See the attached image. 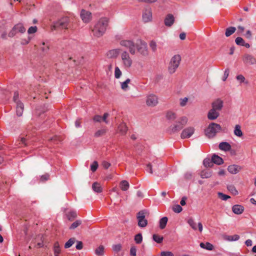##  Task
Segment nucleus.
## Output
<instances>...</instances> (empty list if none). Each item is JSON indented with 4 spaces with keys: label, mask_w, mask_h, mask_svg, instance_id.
<instances>
[{
    "label": "nucleus",
    "mask_w": 256,
    "mask_h": 256,
    "mask_svg": "<svg viewBox=\"0 0 256 256\" xmlns=\"http://www.w3.org/2000/svg\"><path fill=\"white\" fill-rule=\"evenodd\" d=\"M24 108V104L21 102H18L16 104V112L18 116H22Z\"/></svg>",
    "instance_id": "412c9836"
},
{
    "label": "nucleus",
    "mask_w": 256,
    "mask_h": 256,
    "mask_svg": "<svg viewBox=\"0 0 256 256\" xmlns=\"http://www.w3.org/2000/svg\"><path fill=\"white\" fill-rule=\"evenodd\" d=\"M72 18L69 16H64L54 22L52 26V30L56 29L59 30H68L72 28L73 26Z\"/></svg>",
    "instance_id": "f03ea898"
},
{
    "label": "nucleus",
    "mask_w": 256,
    "mask_h": 256,
    "mask_svg": "<svg viewBox=\"0 0 256 256\" xmlns=\"http://www.w3.org/2000/svg\"><path fill=\"white\" fill-rule=\"evenodd\" d=\"M60 252V249L58 242H56L54 244V256H58Z\"/></svg>",
    "instance_id": "a19ab883"
},
{
    "label": "nucleus",
    "mask_w": 256,
    "mask_h": 256,
    "mask_svg": "<svg viewBox=\"0 0 256 256\" xmlns=\"http://www.w3.org/2000/svg\"><path fill=\"white\" fill-rule=\"evenodd\" d=\"M181 60L180 55L176 54L173 56L169 62L168 72L170 74L174 73L178 68Z\"/></svg>",
    "instance_id": "20e7f679"
},
{
    "label": "nucleus",
    "mask_w": 256,
    "mask_h": 256,
    "mask_svg": "<svg viewBox=\"0 0 256 256\" xmlns=\"http://www.w3.org/2000/svg\"><path fill=\"white\" fill-rule=\"evenodd\" d=\"M152 20V12L150 8H146L142 14V20L144 22H148Z\"/></svg>",
    "instance_id": "2eb2a0df"
},
{
    "label": "nucleus",
    "mask_w": 256,
    "mask_h": 256,
    "mask_svg": "<svg viewBox=\"0 0 256 256\" xmlns=\"http://www.w3.org/2000/svg\"><path fill=\"white\" fill-rule=\"evenodd\" d=\"M120 44L121 46L128 48L132 54H135L136 50L135 44L133 41L131 40H122L120 41Z\"/></svg>",
    "instance_id": "0eeeda50"
},
{
    "label": "nucleus",
    "mask_w": 256,
    "mask_h": 256,
    "mask_svg": "<svg viewBox=\"0 0 256 256\" xmlns=\"http://www.w3.org/2000/svg\"><path fill=\"white\" fill-rule=\"evenodd\" d=\"M146 212L141 210L137 214V219L138 220V226L141 228L146 227L148 224V220L145 218Z\"/></svg>",
    "instance_id": "9d476101"
},
{
    "label": "nucleus",
    "mask_w": 256,
    "mask_h": 256,
    "mask_svg": "<svg viewBox=\"0 0 256 256\" xmlns=\"http://www.w3.org/2000/svg\"><path fill=\"white\" fill-rule=\"evenodd\" d=\"M236 79L239 82L240 84H242V82L248 84V82L246 80L245 78L242 74L238 75L236 76Z\"/></svg>",
    "instance_id": "37998d69"
},
{
    "label": "nucleus",
    "mask_w": 256,
    "mask_h": 256,
    "mask_svg": "<svg viewBox=\"0 0 256 256\" xmlns=\"http://www.w3.org/2000/svg\"><path fill=\"white\" fill-rule=\"evenodd\" d=\"M130 254L132 256H136V248L135 246H132L131 247L130 250Z\"/></svg>",
    "instance_id": "680f3d73"
},
{
    "label": "nucleus",
    "mask_w": 256,
    "mask_h": 256,
    "mask_svg": "<svg viewBox=\"0 0 256 256\" xmlns=\"http://www.w3.org/2000/svg\"><path fill=\"white\" fill-rule=\"evenodd\" d=\"M194 128L193 127L189 126L184 128L182 132L180 137L182 138H190L194 133Z\"/></svg>",
    "instance_id": "f8f14e48"
},
{
    "label": "nucleus",
    "mask_w": 256,
    "mask_h": 256,
    "mask_svg": "<svg viewBox=\"0 0 256 256\" xmlns=\"http://www.w3.org/2000/svg\"><path fill=\"white\" fill-rule=\"evenodd\" d=\"M172 210L175 212L179 213L182 211V208L180 206L176 204L173 207Z\"/></svg>",
    "instance_id": "864d4df0"
},
{
    "label": "nucleus",
    "mask_w": 256,
    "mask_h": 256,
    "mask_svg": "<svg viewBox=\"0 0 256 256\" xmlns=\"http://www.w3.org/2000/svg\"><path fill=\"white\" fill-rule=\"evenodd\" d=\"M76 242L74 238H70L64 244V248H70Z\"/></svg>",
    "instance_id": "ea45409f"
},
{
    "label": "nucleus",
    "mask_w": 256,
    "mask_h": 256,
    "mask_svg": "<svg viewBox=\"0 0 256 256\" xmlns=\"http://www.w3.org/2000/svg\"><path fill=\"white\" fill-rule=\"evenodd\" d=\"M108 130L106 128H102L98 130L94 134L95 137L98 138L104 136L107 132Z\"/></svg>",
    "instance_id": "c85d7f7f"
},
{
    "label": "nucleus",
    "mask_w": 256,
    "mask_h": 256,
    "mask_svg": "<svg viewBox=\"0 0 256 256\" xmlns=\"http://www.w3.org/2000/svg\"><path fill=\"white\" fill-rule=\"evenodd\" d=\"M221 130V126L219 124L212 122L209 124L205 130L206 136L209 138L214 137L216 134Z\"/></svg>",
    "instance_id": "39448f33"
},
{
    "label": "nucleus",
    "mask_w": 256,
    "mask_h": 256,
    "mask_svg": "<svg viewBox=\"0 0 256 256\" xmlns=\"http://www.w3.org/2000/svg\"><path fill=\"white\" fill-rule=\"evenodd\" d=\"M26 28L22 23H18L14 26L12 30L8 34V36L14 37L17 33H24L26 32Z\"/></svg>",
    "instance_id": "6e6552de"
},
{
    "label": "nucleus",
    "mask_w": 256,
    "mask_h": 256,
    "mask_svg": "<svg viewBox=\"0 0 256 256\" xmlns=\"http://www.w3.org/2000/svg\"><path fill=\"white\" fill-rule=\"evenodd\" d=\"M241 169L240 166L236 164L229 166L228 168V171L232 174H236Z\"/></svg>",
    "instance_id": "aec40b11"
},
{
    "label": "nucleus",
    "mask_w": 256,
    "mask_h": 256,
    "mask_svg": "<svg viewBox=\"0 0 256 256\" xmlns=\"http://www.w3.org/2000/svg\"><path fill=\"white\" fill-rule=\"evenodd\" d=\"M232 210L235 214H240L244 212V208L241 205L236 204L232 206Z\"/></svg>",
    "instance_id": "5701e85b"
},
{
    "label": "nucleus",
    "mask_w": 256,
    "mask_h": 256,
    "mask_svg": "<svg viewBox=\"0 0 256 256\" xmlns=\"http://www.w3.org/2000/svg\"><path fill=\"white\" fill-rule=\"evenodd\" d=\"M242 60L244 62L248 64H256V59L252 55L250 54H245L242 57Z\"/></svg>",
    "instance_id": "4468645a"
},
{
    "label": "nucleus",
    "mask_w": 256,
    "mask_h": 256,
    "mask_svg": "<svg viewBox=\"0 0 256 256\" xmlns=\"http://www.w3.org/2000/svg\"><path fill=\"white\" fill-rule=\"evenodd\" d=\"M203 164L206 167H212L214 164L212 160L210 158H205L203 161Z\"/></svg>",
    "instance_id": "79ce46f5"
},
{
    "label": "nucleus",
    "mask_w": 256,
    "mask_h": 256,
    "mask_svg": "<svg viewBox=\"0 0 256 256\" xmlns=\"http://www.w3.org/2000/svg\"><path fill=\"white\" fill-rule=\"evenodd\" d=\"M188 118L186 116H182L178 118L173 124L168 128L170 133H175L180 131L186 124Z\"/></svg>",
    "instance_id": "7ed1b4c3"
},
{
    "label": "nucleus",
    "mask_w": 256,
    "mask_h": 256,
    "mask_svg": "<svg viewBox=\"0 0 256 256\" xmlns=\"http://www.w3.org/2000/svg\"><path fill=\"white\" fill-rule=\"evenodd\" d=\"M220 116V112L216 110L211 108L208 113V120H212L216 119Z\"/></svg>",
    "instance_id": "f3484780"
},
{
    "label": "nucleus",
    "mask_w": 256,
    "mask_h": 256,
    "mask_svg": "<svg viewBox=\"0 0 256 256\" xmlns=\"http://www.w3.org/2000/svg\"><path fill=\"white\" fill-rule=\"evenodd\" d=\"M200 246L202 248L207 250H212L214 249L213 245L208 242L206 243L201 242Z\"/></svg>",
    "instance_id": "cd10ccee"
},
{
    "label": "nucleus",
    "mask_w": 256,
    "mask_h": 256,
    "mask_svg": "<svg viewBox=\"0 0 256 256\" xmlns=\"http://www.w3.org/2000/svg\"><path fill=\"white\" fill-rule=\"evenodd\" d=\"M92 190L96 192H101L102 188L100 183L94 182L92 185Z\"/></svg>",
    "instance_id": "c756f323"
},
{
    "label": "nucleus",
    "mask_w": 256,
    "mask_h": 256,
    "mask_svg": "<svg viewBox=\"0 0 256 256\" xmlns=\"http://www.w3.org/2000/svg\"><path fill=\"white\" fill-rule=\"evenodd\" d=\"M146 103L150 106H154L158 104V98L156 95H149L147 97Z\"/></svg>",
    "instance_id": "ddd939ff"
},
{
    "label": "nucleus",
    "mask_w": 256,
    "mask_h": 256,
    "mask_svg": "<svg viewBox=\"0 0 256 256\" xmlns=\"http://www.w3.org/2000/svg\"><path fill=\"white\" fill-rule=\"evenodd\" d=\"M164 22L166 26H171L174 22V18L172 14H168L166 16Z\"/></svg>",
    "instance_id": "6ab92c4d"
},
{
    "label": "nucleus",
    "mask_w": 256,
    "mask_h": 256,
    "mask_svg": "<svg viewBox=\"0 0 256 256\" xmlns=\"http://www.w3.org/2000/svg\"><path fill=\"white\" fill-rule=\"evenodd\" d=\"M134 240L136 244H140L142 240V234H136L134 236Z\"/></svg>",
    "instance_id": "a18cd8bd"
},
{
    "label": "nucleus",
    "mask_w": 256,
    "mask_h": 256,
    "mask_svg": "<svg viewBox=\"0 0 256 256\" xmlns=\"http://www.w3.org/2000/svg\"><path fill=\"white\" fill-rule=\"evenodd\" d=\"M130 82V78H128L124 82H122L121 88L124 91L127 90L128 88V84Z\"/></svg>",
    "instance_id": "e433bc0d"
},
{
    "label": "nucleus",
    "mask_w": 256,
    "mask_h": 256,
    "mask_svg": "<svg viewBox=\"0 0 256 256\" xmlns=\"http://www.w3.org/2000/svg\"><path fill=\"white\" fill-rule=\"evenodd\" d=\"M212 161L213 164L214 163L218 165H220L223 164V160L220 156L217 155H214L212 156Z\"/></svg>",
    "instance_id": "bb28decb"
},
{
    "label": "nucleus",
    "mask_w": 256,
    "mask_h": 256,
    "mask_svg": "<svg viewBox=\"0 0 256 256\" xmlns=\"http://www.w3.org/2000/svg\"><path fill=\"white\" fill-rule=\"evenodd\" d=\"M93 120L96 122H101L102 120V116L100 115H96L93 118Z\"/></svg>",
    "instance_id": "e2e57ef3"
},
{
    "label": "nucleus",
    "mask_w": 256,
    "mask_h": 256,
    "mask_svg": "<svg viewBox=\"0 0 256 256\" xmlns=\"http://www.w3.org/2000/svg\"><path fill=\"white\" fill-rule=\"evenodd\" d=\"M187 222L194 230H197V224L192 218H189Z\"/></svg>",
    "instance_id": "58836bf2"
},
{
    "label": "nucleus",
    "mask_w": 256,
    "mask_h": 256,
    "mask_svg": "<svg viewBox=\"0 0 256 256\" xmlns=\"http://www.w3.org/2000/svg\"><path fill=\"white\" fill-rule=\"evenodd\" d=\"M235 42L236 44L242 46L244 44V39L240 37L236 38L235 40Z\"/></svg>",
    "instance_id": "8fccbe9b"
},
{
    "label": "nucleus",
    "mask_w": 256,
    "mask_h": 256,
    "mask_svg": "<svg viewBox=\"0 0 256 256\" xmlns=\"http://www.w3.org/2000/svg\"><path fill=\"white\" fill-rule=\"evenodd\" d=\"M112 250L116 252H118L122 250V245L120 244H116L112 246Z\"/></svg>",
    "instance_id": "603ef678"
},
{
    "label": "nucleus",
    "mask_w": 256,
    "mask_h": 256,
    "mask_svg": "<svg viewBox=\"0 0 256 256\" xmlns=\"http://www.w3.org/2000/svg\"><path fill=\"white\" fill-rule=\"evenodd\" d=\"M104 246H100L95 250V254L98 256H103L104 254Z\"/></svg>",
    "instance_id": "72a5a7b5"
},
{
    "label": "nucleus",
    "mask_w": 256,
    "mask_h": 256,
    "mask_svg": "<svg viewBox=\"0 0 256 256\" xmlns=\"http://www.w3.org/2000/svg\"><path fill=\"white\" fill-rule=\"evenodd\" d=\"M109 116V114L107 112H106L104 114L103 116H102V120L104 121L106 124H108V121L107 120V118Z\"/></svg>",
    "instance_id": "774afa93"
},
{
    "label": "nucleus",
    "mask_w": 256,
    "mask_h": 256,
    "mask_svg": "<svg viewBox=\"0 0 256 256\" xmlns=\"http://www.w3.org/2000/svg\"><path fill=\"white\" fill-rule=\"evenodd\" d=\"M121 52L120 48L112 49L108 51L106 53V56L108 58H116Z\"/></svg>",
    "instance_id": "a211bd4d"
},
{
    "label": "nucleus",
    "mask_w": 256,
    "mask_h": 256,
    "mask_svg": "<svg viewBox=\"0 0 256 256\" xmlns=\"http://www.w3.org/2000/svg\"><path fill=\"white\" fill-rule=\"evenodd\" d=\"M118 130L119 133H120L122 135H124L126 134L127 130H128V128L124 123H122L120 124L118 126Z\"/></svg>",
    "instance_id": "b1692460"
},
{
    "label": "nucleus",
    "mask_w": 256,
    "mask_h": 256,
    "mask_svg": "<svg viewBox=\"0 0 256 256\" xmlns=\"http://www.w3.org/2000/svg\"><path fill=\"white\" fill-rule=\"evenodd\" d=\"M160 256H174V254L171 252L163 251L161 252Z\"/></svg>",
    "instance_id": "13d9d810"
},
{
    "label": "nucleus",
    "mask_w": 256,
    "mask_h": 256,
    "mask_svg": "<svg viewBox=\"0 0 256 256\" xmlns=\"http://www.w3.org/2000/svg\"><path fill=\"white\" fill-rule=\"evenodd\" d=\"M219 148L224 151H228L231 149V146L227 142H222L219 144Z\"/></svg>",
    "instance_id": "393cba45"
},
{
    "label": "nucleus",
    "mask_w": 256,
    "mask_h": 256,
    "mask_svg": "<svg viewBox=\"0 0 256 256\" xmlns=\"http://www.w3.org/2000/svg\"><path fill=\"white\" fill-rule=\"evenodd\" d=\"M138 52L142 56H146L148 55V50L147 44L142 40H137L135 44Z\"/></svg>",
    "instance_id": "423d86ee"
},
{
    "label": "nucleus",
    "mask_w": 256,
    "mask_h": 256,
    "mask_svg": "<svg viewBox=\"0 0 256 256\" xmlns=\"http://www.w3.org/2000/svg\"><path fill=\"white\" fill-rule=\"evenodd\" d=\"M122 75V72L118 67L116 66L114 70V76L116 78H119Z\"/></svg>",
    "instance_id": "09e8293b"
},
{
    "label": "nucleus",
    "mask_w": 256,
    "mask_h": 256,
    "mask_svg": "<svg viewBox=\"0 0 256 256\" xmlns=\"http://www.w3.org/2000/svg\"><path fill=\"white\" fill-rule=\"evenodd\" d=\"M224 238L228 241H236L238 240L240 238V236L238 234H234V236H226L224 237Z\"/></svg>",
    "instance_id": "2f4dec72"
},
{
    "label": "nucleus",
    "mask_w": 256,
    "mask_h": 256,
    "mask_svg": "<svg viewBox=\"0 0 256 256\" xmlns=\"http://www.w3.org/2000/svg\"><path fill=\"white\" fill-rule=\"evenodd\" d=\"M77 216L76 213L74 211H71L66 214V216L69 220H73Z\"/></svg>",
    "instance_id": "4c0bfd02"
},
{
    "label": "nucleus",
    "mask_w": 256,
    "mask_h": 256,
    "mask_svg": "<svg viewBox=\"0 0 256 256\" xmlns=\"http://www.w3.org/2000/svg\"><path fill=\"white\" fill-rule=\"evenodd\" d=\"M50 140H51L52 142H54L56 144H57L58 142H60L61 140V139L60 138L59 136H56L50 139Z\"/></svg>",
    "instance_id": "69168bd1"
},
{
    "label": "nucleus",
    "mask_w": 256,
    "mask_h": 256,
    "mask_svg": "<svg viewBox=\"0 0 256 256\" xmlns=\"http://www.w3.org/2000/svg\"><path fill=\"white\" fill-rule=\"evenodd\" d=\"M234 133L235 136L241 137L243 135V132L241 130V126L239 124H236L235 126Z\"/></svg>",
    "instance_id": "a878e982"
},
{
    "label": "nucleus",
    "mask_w": 256,
    "mask_h": 256,
    "mask_svg": "<svg viewBox=\"0 0 256 256\" xmlns=\"http://www.w3.org/2000/svg\"><path fill=\"white\" fill-rule=\"evenodd\" d=\"M212 109L219 112L223 107V101L220 98L215 100L212 104Z\"/></svg>",
    "instance_id": "dca6fc26"
},
{
    "label": "nucleus",
    "mask_w": 256,
    "mask_h": 256,
    "mask_svg": "<svg viewBox=\"0 0 256 256\" xmlns=\"http://www.w3.org/2000/svg\"><path fill=\"white\" fill-rule=\"evenodd\" d=\"M40 49L43 52H46L49 50V46L48 45L46 46L45 43L43 42L40 46Z\"/></svg>",
    "instance_id": "6e6d98bb"
},
{
    "label": "nucleus",
    "mask_w": 256,
    "mask_h": 256,
    "mask_svg": "<svg viewBox=\"0 0 256 256\" xmlns=\"http://www.w3.org/2000/svg\"><path fill=\"white\" fill-rule=\"evenodd\" d=\"M13 100L14 102L16 104H18V102H20L19 100H18V92H15L14 93V96H13Z\"/></svg>",
    "instance_id": "052dcab7"
},
{
    "label": "nucleus",
    "mask_w": 256,
    "mask_h": 256,
    "mask_svg": "<svg viewBox=\"0 0 256 256\" xmlns=\"http://www.w3.org/2000/svg\"><path fill=\"white\" fill-rule=\"evenodd\" d=\"M230 70L228 68H226L224 72V76L222 78V80L224 82L227 79L228 77L229 76Z\"/></svg>",
    "instance_id": "4d7b16f0"
},
{
    "label": "nucleus",
    "mask_w": 256,
    "mask_h": 256,
    "mask_svg": "<svg viewBox=\"0 0 256 256\" xmlns=\"http://www.w3.org/2000/svg\"><path fill=\"white\" fill-rule=\"evenodd\" d=\"M153 240L157 243L160 244L162 242L163 240V237L154 234L152 236Z\"/></svg>",
    "instance_id": "c03bdc74"
},
{
    "label": "nucleus",
    "mask_w": 256,
    "mask_h": 256,
    "mask_svg": "<svg viewBox=\"0 0 256 256\" xmlns=\"http://www.w3.org/2000/svg\"><path fill=\"white\" fill-rule=\"evenodd\" d=\"M108 24V19L106 18H100L94 24L92 31L94 36L100 38L105 32Z\"/></svg>",
    "instance_id": "f257e3e1"
},
{
    "label": "nucleus",
    "mask_w": 256,
    "mask_h": 256,
    "mask_svg": "<svg viewBox=\"0 0 256 256\" xmlns=\"http://www.w3.org/2000/svg\"><path fill=\"white\" fill-rule=\"evenodd\" d=\"M188 101V98H184L180 100V105L182 106H184L186 105L187 102Z\"/></svg>",
    "instance_id": "0e129e2a"
},
{
    "label": "nucleus",
    "mask_w": 256,
    "mask_h": 256,
    "mask_svg": "<svg viewBox=\"0 0 256 256\" xmlns=\"http://www.w3.org/2000/svg\"><path fill=\"white\" fill-rule=\"evenodd\" d=\"M228 189L232 191L233 194H238V190L236 189V188L232 186H230L228 187Z\"/></svg>",
    "instance_id": "338daca9"
},
{
    "label": "nucleus",
    "mask_w": 256,
    "mask_h": 256,
    "mask_svg": "<svg viewBox=\"0 0 256 256\" xmlns=\"http://www.w3.org/2000/svg\"><path fill=\"white\" fill-rule=\"evenodd\" d=\"M236 30V28L233 26H230L227 28L225 33L226 36L227 37L230 36L235 32Z\"/></svg>",
    "instance_id": "f704fd0d"
},
{
    "label": "nucleus",
    "mask_w": 256,
    "mask_h": 256,
    "mask_svg": "<svg viewBox=\"0 0 256 256\" xmlns=\"http://www.w3.org/2000/svg\"><path fill=\"white\" fill-rule=\"evenodd\" d=\"M121 58L122 64L126 68H130L132 64V60L130 57L128 52L126 51L123 52L121 54Z\"/></svg>",
    "instance_id": "1a4fd4ad"
},
{
    "label": "nucleus",
    "mask_w": 256,
    "mask_h": 256,
    "mask_svg": "<svg viewBox=\"0 0 256 256\" xmlns=\"http://www.w3.org/2000/svg\"><path fill=\"white\" fill-rule=\"evenodd\" d=\"M166 117L168 120L173 121L176 118L177 115L175 112L172 110H168L166 114Z\"/></svg>",
    "instance_id": "4be33fe9"
},
{
    "label": "nucleus",
    "mask_w": 256,
    "mask_h": 256,
    "mask_svg": "<svg viewBox=\"0 0 256 256\" xmlns=\"http://www.w3.org/2000/svg\"><path fill=\"white\" fill-rule=\"evenodd\" d=\"M153 52H156V43L154 40H151L149 44Z\"/></svg>",
    "instance_id": "49530a36"
},
{
    "label": "nucleus",
    "mask_w": 256,
    "mask_h": 256,
    "mask_svg": "<svg viewBox=\"0 0 256 256\" xmlns=\"http://www.w3.org/2000/svg\"><path fill=\"white\" fill-rule=\"evenodd\" d=\"M98 163L96 161H94L90 166V170L92 172H95L98 168Z\"/></svg>",
    "instance_id": "5fc2aeb1"
},
{
    "label": "nucleus",
    "mask_w": 256,
    "mask_h": 256,
    "mask_svg": "<svg viewBox=\"0 0 256 256\" xmlns=\"http://www.w3.org/2000/svg\"><path fill=\"white\" fill-rule=\"evenodd\" d=\"M168 218L166 216L163 217L160 220V228L161 229H164L165 228L166 224L168 222Z\"/></svg>",
    "instance_id": "473e14b6"
},
{
    "label": "nucleus",
    "mask_w": 256,
    "mask_h": 256,
    "mask_svg": "<svg viewBox=\"0 0 256 256\" xmlns=\"http://www.w3.org/2000/svg\"><path fill=\"white\" fill-rule=\"evenodd\" d=\"M37 30V28L36 26H30L28 30V32L29 34H34L35 33Z\"/></svg>",
    "instance_id": "bf43d9fd"
},
{
    "label": "nucleus",
    "mask_w": 256,
    "mask_h": 256,
    "mask_svg": "<svg viewBox=\"0 0 256 256\" xmlns=\"http://www.w3.org/2000/svg\"><path fill=\"white\" fill-rule=\"evenodd\" d=\"M129 184L126 180H122L120 183V187L122 190L126 191L129 188Z\"/></svg>",
    "instance_id": "c9c22d12"
},
{
    "label": "nucleus",
    "mask_w": 256,
    "mask_h": 256,
    "mask_svg": "<svg viewBox=\"0 0 256 256\" xmlns=\"http://www.w3.org/2000/svg\"><path fill=\"white\" fill-rule=\"evenodd\" d=\"M212 172L209 170H204L200 172V176L202 178H208L212 176Z\"/></svg>",
    "instance_id": "7c9ffc66"
},
{
    "label": "nucleus",
    "mask_w": 256,
    "mask_h": 256,
    "mask_svg": "<svg viewBox=\"0 0 256 256\" xmlns=\"http://www.w3.org/2000/svg\"><path fill=\"white\" fill-rule=\"evenodd\" d=\"M81 224L82 222L80 220H77L72 224V225L70 227V228L74 229L78 227Z\"/></svg>",
    "instance_id": "de8ad7c7"
},
{
    "label": "nucleus",
    "mask_w": 256,
    "mask_h": 256,
    "mask_svg": "<svg viewBox=\"0 0 256 256\" xmlns=\"http://www.w3.org/2000/svg\"><path fill=\"white\" fill-rule=\"evenodd\" d=\"M218 196L220 198L223 200H226L228 198H230V196L224 194L222 192H218Z\"/></svg>",
    "instance_id": "3c124183"
},
{
    "label": "nucleus",
    "mask_w": 256,
    "mask_h": 256,
    "mask_svg": "<svg viewBox=\"0 0 256 256\" xmlns=\"http://www.w3.org/2000/svg\"><path fill=\"white\" fill-rule=\"evenodd\" d=\"M80 18L84 23L90 22L92 19V13L85 10H82L80 12Z\"/></svg>",
    "instance_id": "9b49d317"
}]
</instances>
